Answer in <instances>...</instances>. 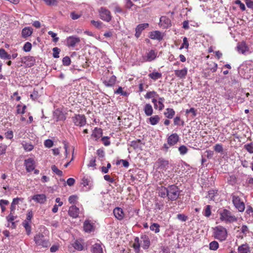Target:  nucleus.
<instances>
[{
  "label": "nucleus",
  "mask_w": 253,
  "mask_h": 253,
  "mask_svg": "<svg viewBox=\"0 0 253 253\" xmlns=\"http://www.w3.org/2000/svg\"><path fill=\"white\" fill-rule=\"evenodd\" d=\"M34 241L37 246L43 248H47L50 245L48 240L42 233L37 234L34 237Z\"/></svg>",
  "instance_id": "1"
},
{
  "label": "nucleus",
  "mask_w": 253,
  "mask_h": 253,
  "mask_svg": "<svg viewBox=\"0 0 253 253\" xmlns=\"http://www.w3.org/2000/svg\"><path fill=\"white\" fill-rule=\"evenodd\" d=\"M180 191L179 188L172 185L168 187V198L171 201L176 200L179 197Z\"/></svg>",
  "instance_id": "2"
},
{
  "label": "nucleus",
  "mask_w": 253,
  "mask_h": 253,
  "mask_svg": "<svg viewBox=\"0 0 253 253\" xmlns=\"http://www.w3.org/2000/svg\"><path fill=\"white\" fill-rule=\"evenodd\" d=\"M237 218L229 211L224 210L222 211V221L226 223H231L236 222Z\"/></svg>",
  "instance_id": "3"
},
{
  "label": "nucleus",
  "mask_w": 253,
  "mask_h": 253,
  "mask_svg": "<svg viewBox=\"0 0 253 253\" xmlns=\"http://www.w3.org/2000/svg\"><path fill=\"white\" fill-rule=\"evenodd\" d=\"M236 49L239 53L245 55L250 54L253 52V49H250L244 42L238 43Z\"/></svg>",
  "instance_id": "4"
},
{
  "label": "nucleus",
  "mask_w": 253,
  "mask_h": 253,
  "mask_svg": "<svg viewBox=\"0 0 253 253\" xmlns=\"http://www.w3.org/2000/svg\"><path fill=\"white\" fill-rule=\"evenodd\" d=\"M232 202L235 208L240 212H242L245 210V206L241 199L237 196L232 195Z\"/></svg>",
  "instance_id": "5"
},
{
  "label": "nucleus",
  "mask_w": 253,
  "mask_h": 253,
  "mask_svg": "<svg viewBox=\"0 0 253 253\" xmlns=\"http://www.w3.org/2000/svg\"><path fill=\"white\" fill-rule=\"evenodd\" d=\"M99 12L100 18L102 20L106 22L111 21L112 16L109 10L105 7H101Z\"/></svg>",
  "instance_id": "6"
},
{
  "label": "nucleus",
  "mask_w": 253,
  "mask_h": 253,
  "mask_svg": "<svg viewBox=\"0 0 253 253\" xmlns=\"http://www.w3.org/2000/svg\"><path fill=\"white\" fill-rule=\"evenodd\" d=\"M73 121L75 125L82 126L86 124V118L84 115H76L73 117Z\"/></svg>",
  "instance_id": "7"
},
{
  "label": "nucleus",
  "mask_w": 253,
  "mask_h": 253,
  "mask_svg": "<svg viewBox=\"0 0 253 253\" xmlns=\"http://www.w3.org/2000/svg\"><path fill=\"white\" fill-rule=\"evenodd\" d=\"M157 54L158 52L156 50L151 49L146 52L145 56L143 57V59L146 62H151L156 58Z\"/></svg>",
  "instance_id": "8"
},
{
  "label": "nucleus",
  "mask_w": 253,
  "mask_h": 253,
  "mask_svg": "<svg viewBox=\"0 0 253 253\" xmlns=\"http://www.w3.org/2000/svg\"><path fill=\"white\" fill-rule=\"evenodd\" d=\"M24 166L27 172H31L34 170L36 167L35 162L32 158H29L24 161Z\"/></svg>",
  "instance_id": "9"
},
{
  "label": "nucleus",
  "mask_w": 253,
  "mask_h": 253,
  "mask_svg": "<svg viewBox=\"0 0 253 253\" xmlns=\"http://www.w3.org/2000/svg\"><path fill=\"white\" fill-rule=\"evenodd\" d=\"M80 42V38L76 36H70L66 39V44L68 47H74Z\"/></svg>",
  "instance_id": "10"
},
{
  "label": "nucleus",
  "mask_w": 253,
  "mask_h": 253,
  "mask_svg": "<svg viewBox=\"0 0 253 253\" xmlns=\"http://www.w3.org/2000/svg\"><path fill=\"white\" fill-rule=\"evenodd\" d=\"M159 25L164 29L168 28L171 26V21L166 16H162L160 19Z\"/></svg>",
  "instance_id": "11"
},
{
  "label": "nucleus",
  "mask_w": 253,
  "mask_h": 253,
  "mask_svg": "<svg viewBox=\"0 0 253 253\" xmlns=\"http://www.w3.org/2000/svg\"><path fill=\"white\" fill-rule=\"evenodd\" d=\"M165 101V99L163 97H160L158 101L156 99L153 98L152 100L154 103L155 109H159V110H162L164 108V105L163 102Z\"/></svg>",
  "instance_id": "12"
},
{
  "label": "nucleus",
  "mask_w": 253,
  "mask_h": 253,
  "mask_svg": "<svg viewBox=\"0 0 253 253\" xmlns=\"http://www.w3.org/2000/svg\"><path fill=\"white\" fill-rule=\"evenodd\" d=\"M179 139V138L178 135L176 133H174L169 136L167 142L169 145L173 146L177 143Z\"/></svg>",
  "instance_id": "13"
},
{
  "label": "nucleus",
  "mask_w": 253,
  "mask_h": 253,
  "mask_svg": "<svg viewBox=\"0 0 253 253\" xmlns=\"http://www.w3.org/2000/svg\"><path fill=\"white\" fill-rule=\"evenodd\" d=\"M149 38L152 40L161 41L163 38V35L159 31H154L149 33Z\"/></svg>",
  "instance_id": "14"
},
{
  "label": "nucleus",
  "mask_w": 253,
  "mask_h": 253,
  "mask_svg": "<svg viewBox=\"0 0 253 253\" xmlns=\"http://www.w3.org/2000/svg\"><path fill=\"white\" fill-rule=\"evenodd\" d=\"M32 199L37 203L43 204L46 200V197L44 194H37L34 195Z\"/></svg>",
  "instance_id": "15"
},
{
  "label": "nucleus",
  "mask_w": 253,
  "mask_h": 253,
  "mask_svg": "<svg viewBox=\"0 0 253 253\" xmlns=\"http://www.w3.org/2000/svg\"><path fill=\"white\" fill-rule=\"evenodd\" d=\"M149 26L148 23H143L139 24L135 29V37L138 38L140 37L142 31L147 28Z\"/></svg>",
  "instance_id": "16"
},
{
  "label": "nucleus",
  "mask_w": 253,
  "mask_h": 253,
  "mask_svg": "<svg viewBox=\"0 0 253 253\" xmlns=\"http://www.w3.org/2000/svg\"><path fill=\"white\" fill-rule=\"evenodd\" d=\"M68 213L73 218H76L79 214V209L75 206H71L69 208Z\"/></svg>",
  "instance_id": "17"
},
{
  "label": "nucleus",
  "mask_w": 253,
  "mask_h": 253,
  "mask_svg": "<svg viewBox=\"0 0 253 253\" xmlns=\"http://www.w3.org/2000/svg\"><path fill=\"white\" fill-rule=\"evenodd\" d=\"M114 214L118 220H122L124 217V213L123 210L120 208H116L113 211Z\"/></svg>",
  "instance_id": "18"
},
{
  "label": "nucleus",
  "mask_w": 253,
  "mask_h": 253,
  "mask_svg": "<svg viewBox=\"0 0 253 253\" xmlns=\"http://www.w3.org/2000/svg\"><path fill=\"white\" fill-rule=\"evenodd\" d=\"M188 69L187 68H184L181 70H176L174 71L175 75L180 79L185 78L187 75Z\"/></svg>",
  "instance_id": "19"
},
{
  "label": "nucleus",
  "mask_w": 253,
  "mask_h": 253,
  "mask_svg": "<svg viewBox=\"0 0 253 253\" xmlns=\"http://www.w3.org/2000/svg\"><path fill=\"white\" fill-rule=\"evenodd\" d=\"M141 245L142 247L144 250L148 249L150 245V241L148 237L144 235L141 237Z\"/></svg>",
  "instance_id": "20"
},
{
  "label": "nucleus",
  "mask_w": 253,
  "mask_h": 253,
  "mask_svg": "<svg viewBox=\"0 0 253 253\" xmlns=\"http://www.w3.org/2000/svg\"><path fill=\"white\" fill-rule=\"evenodd\" d=\"M84 229L85 232H91L94 230V226L89 220H85L84 223Z\"/></svg>",
  "instance_id": "21"
},
{
  "label": "nucleus",
  "mask_w": 253,
  "mask_h": 253,
  "mask_svg": "<svg viewBox=\"0 0 253 253\" xmlns=\"http://www.w3.org/2000/svg\"><path fill=\"white\" fill-rule=\"evenodd\" d=\"M250 251V247L247 243L241 245L238 248V253H249Z\"/></svg>",
  "instance_id": "22"
},
{
  "label": "nucleus",
  "mask_w": 253,
  "mask_h": 253,
  "mask_svg": "<svg viewBox=\"0 0 253 253\" xmlns=\"http://www.w3.org/2000/svg\"><path fill=\"white\" fill-rule=\"evenodd\" d=\"M33 33V29L30 27H25L21 33L22 37L24 38L30 37Z\"/></svg>",
  "instance_id": "23"
},
{
  "label": "nucleus",
  "mask_w": 253,
  "mask_h": 253,
  "mask_svg": "<svg viewBox=\"0 0 253 253\" xmlns=\"http://www.w3.org/2000/svg\"><path fill=\"white\" fill-rule=\"evenodd\" d=\"M72 248L78 251H81L83 249L82 245L79 241H76L73 244L71 245V247H69V249L71 252H74V251L72 249Z\"/></svg>",
  "instance_id": "24"
},
{
  "label": "nucleus",
  "mask_w": 253,
  "mask_h": 253,
  "mask_svg": "<svg viewBox=\"0 0 253 253\" xmlns=\"http://www.w3.org/2000/svg\"><path fill=\"white\" fill-rule=\"evenodd\" d=\"M92 253H103V249L100 244H95L92 247Z\"/></svg>",
  "instance_id": "25"
},
{
  "label": "nucleus",
  "mask_w": 253,
  "mask_h": 253,
  "mask_svg": "<svg viewBox=\"0 0 253 253\" xmlns=\"http://www.w3.org/2000/svg\"><path fill=\"white\" fill-rule=\"evenodd\" d=\"M130 146L133 147L134 149H141L142 147L141 142L140 140L139 139L132 141L130 142Z\"/></svg>",
  "instance_id": "26"
},
{
  "label": "nucleus",
  "mask_w": 253,
  "mask_h": 253,
  "mask_svg": "<svg viewBox=\"0 0 253 253\" xmlns=\"http://www.w3.org/2000/svg\"><path fill=\"white\" fill-rule=\"evenodd\" d=\"M144 111L146 116H151L153 112L152 106L150 104H146L144 108Z\"/></svg>",
  "instance_id": "27"
},
{
  "label": "nucleus",
  "mask_w": 253,
  "mask_h": 253,
  "mask_svg": "<svg viewBox=\"0 0 253 253\" xmlns=\"http://www.w3.org/2000/svg\"><path fill=\"white\" fill-rule=\"evenodd\" d=\"M149 122L153 126L157 125L160 120V118L158 115H155L148 119Z\"/></svg>",
  "instance_id": "28"
},
{
  "label": "nucleus",
  "mask_w": 253,
  "mask_h": 253,
  "mask_svg": "<svg viewBox=\"0 0 253 253\" xmlns=\"http://www.w3.org/2000/svg\"><path fill=\"white\" fill-rule=\"evenodd\" d=\"M214 236L216 239L221 241V229L220 227H216L214 228Z\"/></svg>",
  "instance_id": "29"
},
{
  "label": "nucleus",
  "mask_w": 253,
  "mask_h": 253,
  "mask_svg": "<svg viewBox=\"0 0 253 253\" xmlns=\"http://www.w3.org/2000/svg\"><path fill=\"white\" fill-rule=\"evenodd\" d=\"M148 76L154 81H156L158 79L161 78L162 74L158 72L154 71L152 73H150L148 75Z\"/></svg>",
  "instance_id": "30"
},
{
  "label": "nucleus",
  "mask_w": 253,
  "mask_h": 253,
  "mask_svg": "<svg viewBox=\"0 0 253 253\" xmlns=\"http://www.w3.org/2000/svg\"><path fill=\"white\" fill-rule=\"evenodd\" d=\"M116 80V77L112 76L109 80L104 81V83L107 86H112L115 84Z\"/></svg>",
  "instance_id": "31"
},
{
  "label": "nucleus",
  "mask_w": 253,
  "mask_h": 253,
  "mask_svg": "<svg viewBox=\"0 0 253 253\" xmlns=\"http://www.w3.org/2000/svg\"><path fill=\"white\" fill-rule=\"evenodd\" d=\"M0 57L2 59H11V56L10 55L8 54L6 51L3 49H0Z\"/></svg>",
  "instance_id": "32"
},
{
  "label": "nucleus",
  "mask_w": 253,
  "mask_h": 253,
  "mask_svg": "<svg viewBox=\"0 0 253 253\" xmlns=\"http://www.w3.org/2000/svg\"><path fill=\"white\" fill-rule=\"evenodd\" d=\"M140 244L139 243V239L138 237L134 239V242L133 244V248L136 253L139 252Z\"/></svg>",
  "instance_id": "33"
},
{
  "label": "nucleus",
  "mask_w": 253,
  "mask_h": 253,
  "mask_svg": "<svg viewBox=\"0 0 253 253\" xmlns=\"http://www.w3.org/2000/svg\"><path fill=\"white\" fill-rule=\"evenodd\" d=\"M166 111L167 112L165 113V115L167 118L171 119L173 117L175 114V112L173 109L167 108L166 109Z\"/></svg>",
  "instance_id": "34"
},
{
  "label": "nucleus",
  "mask_w": 253,
  "mask_h": 253,
  "mask_svg": "<svg viewBox=\"0 0 253 253\" xmlns=\"http://www.w3.org/2000/svg\"><path fill=\"white\" fill-rule=\"evenodd\" d=\"M159 167L163 169H166L169 167V162L165 160H159Z\"/></svg>",
  "instance_id": "35"
},
{
  "label": "nucleus",
  "mask_w": 253,
  "mask_h": 253,
  "mask_svg": "<svg viewBox=\"0 0 253 253\" xmlns=\"http://www.w3.org/2000/svg\"><path fill=\"white\" fill-rule=\"evenodd\" d=\"M159 195L162 198L168 197V187H162L159 190Z\"/></svg>",
  "instance_id": "36"
},
{
  "label": "nucleus",
  "mask_w": 253,
  "mask_h": 253,
  "mask_svg": "<svg viewBox=\"0 0 253 253\" xmlns=\"http://www.w3.org/2000/svg\"><path fill=\"white\" fill-rule=\"evenodd\" d=\"M213 22L214 23H220L221 16L219 11H215L213 14Z\"/></svg>",
  "instance_id": "37"
},
{
  "label": "nucleus",
  "mask_w": 253,
  "mask_h": 253,
  "mask_svg": "<svg viewBox=\"0 0 253 253\" xmlns=\"http://www.w3.org/2000/svg\"><path fill=\"white\" fill-rule=\"evenodd\" d=\"M23 226L25 228L27 234L30 235L31 233V228L30 222L27 220H24L22 223Z\"/></svg>",
  "instance_id": "38"
},
{
  "label": "nucleus",
  "mask_w": 253,
  "mask_h": 253,
  "mask_svg": "<svg viewBox=\"0 0 253 253\" xmlns=\"http://www.w3.org/2000/svg\"><path fill=\"white\" fill-rule=\"evenodd\" d=\"M22 146L24 150L26 151H31L34 148V146L31 143L23 142L22 143Z\"/></svg>",
  "instance_id": "39"
},
{
  "label": "nucleus",
  "mask_w": 253,
  "mask_h": 253,
  "mask_svg": "<svg viewBox=\"0 0 253 253\" xmlns=\"http://www.w3.org/2000/svg\"><path fill=\"white\" fill-rule=\"evenodd\" d=\"M16 112L17 114H23L25 112V109L26 108V105H23V106L20 104H18L16 106Z\"/></svg>",
  "instance_id": "40"
},
{
  "label": "nucleus",
  "mask_w": 253,
  "mask_h": 253,
  "mask_svg": "<svg viewBox=\"0 0 253 253\" xmlns=\"http://www.w3.org/2000/svg\"><path fill=\"white\" fill-rule=\"evenodd\" d=\"M244 147L250 154L253 153V142L245 144Z\"/></svg>",
  "instance_id": "41"
},
{
  "label": "nucleus",
  "mask_w": 253,
  "mask_h": 253,
  "mask_svg": "<svg viewBox=\"0 0 253 253\" xmlns=\"http://www.w3.org/2000/svg\"><path fill=\"white\" fill-rule=\"evenodd\" d=\"M150 229L155 233H158L160 232V225L158 223H154L150 226Z\"/></svg>",
  "instance_id": "42"
},
{
  "label": "nucleus",
  "mask_w": 253,
  "mask_h": 253,
  "mask_svg": "<svg viewBox=\"0 0 253 253\" xmlns=\"http://www.w3.org/2000/svg\"><path fill=\"white\" fill-rule=\"evenodd\" d=\"M15 217L11 213H10L7 217L6 219L8 222H11V227L12 228H15V224L13 221L15 219Z\"/></svg>",
  "instance_id": "43"
},
{
  "label": "nucleus",
  "mask_w": 253,
  "mask_h": 253,
  "mask_svg": "<svg viewBox=\"0 0 253 253\" xmlns=\"http://www.w3.org/2000/svg\"><path fill=\"white\" fill-rule=\"evenodd\" d=\"M158 95L157 94V93L154 91H149L145 95V98H151L154 97H157Z\"/></svg>",
  "instance_id": "44"
},
{
  "label": "nucleus",
  "mask_w": 253,
  "mask_h": 253,
  "mask_svg": "<svg viewBox=\"0 0 253 253\" xmlns=\"http://www.w3.org/2000/svg\"><path fill=\"white\" fill-rule=\"evenodd\" d=\"M178 151L181 155H183L187 153L188 149L185 146L182 145L178 148Z\"/></svg>",
  "instance_id": "45"
},
{
  "label": "nucleus",
  "mask_w": 253,
  "mask_h": 253,
  "mask_svg": "<svg viewBox=\"0 0 253 253\" xmlns=\"http://www.w3.org/2000/svg\"><path fill=\"white\" fill-rule=\"evenodd\" d=\"M219 247L218 243L216 241H212L210 244V249L212 250H216Z\"/></svg>",
  "instance_id": "46"
},
{
  "label": "nucleus",
  "mask_w": 253,
  "mask_h": 253,
  "mask_svg": "<svg viewBox=\"0 0 253 253\" xmlns=\"http://www.w3.org/2000/svg\"><path fill=\"white\" fill-rule=\"evenodd\" d=\"M32 48V44L30 42H26L23 47V49L25 52H29L31 50Z\"/></svg>",
  "instance_id": "47"
},
{
  "label": "nucleus",
  "mask_w": 253,
  "mask_h": 253,
  "mask_svg": "<svg viewBox=\"0 0 253 253\" xmlns=\"http://www.w3.org/2000/svg\"><path fill=\"white\" fill-rule=\"evenodd\" d=\"M82 16L81 13H77L75 11L72 12L70 14V16L73 20H77Z\"/></svg>",
  "instance_id": "48"
},
{
  "label": "nucleus",
  "mask_w": 253,
  "mask_h": 253,
  "mask_svg": "<svg viewBox=\"0 0 253 253\" xmlns=\"http://www.w3.org/2000/svg\"><path fill=\"white\" fill-rule=\"evenodd\" d=\"M51 169L53 171V172L55 173L58 175H59V176H62V174H63L62 171L61 170H59L57 168V167L55 166V165L52 166Z\"/></svg>",
  "instance_id": "49"
},
{
  "label": "nucleus",
  "mask_w": 253,
  "mask_h": 253,
  "mask_svg": "<svg viewBox=\"0 0 253 253\" xmlns=\"http://www.w3.org/2000/svg\"><path fill=\"white\" fill-rule=\"evenodd\" d=\"M203 214L206 217H209L211 215V206L210 205H208L206 206Z\"/></svg>",
  "instance_id": "50"
},
{
  "label": "nucleus",
  "mask_w": 253,
  "mask_h": 253,
  "mask_svg": "<svg viewBox=\"0 0 253 253\" xmlns=\"http://www.w3.org/2000/svg\"><path fill=\"white\" fill-rule=\"evenodd\" d=\"M48 34L53 38V42H56L58 41L59 38L57 37V34L56 33L50 31L48 32Z\"/></svg>",
  "instance_id": "51"
},
{
  "label": "nucleus",
  "mask_w": 253,
  "mask_h": 253,
  "mask_svg": "<svg viewBox=\"0 0 253 253\" xmlns=\"http://www.w3.org/2000/svg\"><path fill=\"white\" fill-rule=\"evenodd\" d=\"M91 23L97 28H101L102 23L99 21L91 20Z\"/></svg>",
  "instance_id": "52"
},
{
  "label": "nucleus",
  "mask_w": 253,
  "mask_h": 253,
  "mask_svg": "<svg viewBox=\"0 0 253 253\" xmlns=\"http://www.w3.org/2000/svg\"><path fill=\"white\" fill-rule=\"evenodd\" d=\"M63 64L65 66H69L71 63L70 58L68 56H65L62 60Z\"/></svg>",
  "instance_id": "53"
},
{
  "label": "nucleus",
  "mask_w": 253,
  "mask_h": 253,
  "mask_svg": "<svg viewBox=\"0 0 253 253\" xmlns=\"http://www.w3.org/2000/svg\"><path fill=\"white\" fill-rule=\"evenodd\" d=\"M60 51V50L58 47H54L53 48V56L54 58H59V54Z\"/></svg>",
  "instance_id": "54"
},
{
  "label": "nucleus",
  "mask_w": 253,
  "mask_h": 253,
  "mask_svg": "<svg viewBox=\"0 0 253 253\" xmlns=\"http://www.w3.org/2000/svg\"><path fill=\"white\" fill-rule=\"evenodd\" d=\"M47 5H54L57 3V0H43Z\"/></svg>",
  "instance_id": "55"
},
{
  "label": "nucleus",
  "mask_w": 253,
  "mask_h": 253,
  "mask_svg": "<svg viewBox=\"0 0 253 253\" xmlns=\"http://www.w3.org/2000/svg\"><path fill=\"white\" fill-rule=\"evenodd\" d=\"M189 46V43L187 41V39L186 37H184L183 39V43L182 45L180 47V49L183 48H188Z\"/></svg>",
  "instance_id": "56"
},
{
  "label": "nucleus",
  "mask_w": 253,
  "mask_h": 253,
  "mask_svg": "<svg viewBox=\"0 0 253 253\" xmlns=\"http://www.w3.org/2000/svg\"><path fill=\"white\" fill-rule=\"evenodd\" d=\"M235 4H236L239 6L240 9L244 11L246 9V7H245V4L243 3H242L240 0H236L235 1Z\"/></svg>",
  "instance_id": "57"
},
{
  "label": "nucleus",
  "mask_w": 253,
  "mask_h": 253,
  "mask_svg": "<svg viewBox=\"0 0 253 253\" xmlns=\"http://www.w3.org/2000/svg\"><path fill=\"white\" fill-rule=\"evenodd\" d=\"M44 145L47 148H50L53 146V142L50 139H47L44 141Z\"/></svg>",
  "instance_id": "58"
},
{
  "label": "nucleus",
  "mask_w": 253,
  "mask_h": 253,
  "mask_svg": "<svg viewBox=\"0 0 253 253\" xmlns=\"http://www.w3.org/2000/svg\"><path fill=\"white\" fill-rule=\"evenodd\" d=\"M78 199V197L76 195H72L69 197V202L70 204H75Z\"/></svg>",
  "instance_id": "59"
},
{
  "label": "nucleus",
  "mask_w": 253,
  "mask_h": 253,
  "mask_svg": "<svg viewBox=\"0 0 253 253\" xmlns=\"http://www.w3.org/2000/svg\"><path fill=\"white\" fill-rule=\"evenodd\" d=\"M115 93L116 94H120L124 96H126L127 94V93L125 91H124L123 90V88L122 87H119L118 89L115 91Z\"/></svg>",
  "instance_id": "60"
},
{
  "label": "nucleus",
  "mask_w": 253,
  "mask_h": 253,
  "mask_svg": "<svg viewBox=\"0 0 253 253\" xmlns=\"http://www.w3.org/2000/svg\"><path fill=\"white\" fill-rule=\"evenodd\" d=\"M177 218L179 220L185 221L187 219V216L183 214H178L177 215Z\"/></svg>",
  "instance_id": "61"
},
{
  "label": "nucleus",
  "mask_w": 253,
  "mask_h": 253,
  "mask_svg": "<svg viewBox=\"0 0 253 253\" xmlns=\"http://www.w3.org/2000/svg\"><path fill=\"white\" fill-rule=\"evenodd\" d=\"M5 137L7 139H11L13 138V134L11 130H8L5 133Z\"/></svg>",
  "instance_id": "62"
},
{
  "label": "nucleus",
  "mask_w": 253,
  "mask_h": 253,
  "mask_svg": "<svg viewBox=\"0 0 253 253\" xmlns=\"http://www.w3.org/2000/svg\"><path fill=\"white\" fill-rule=\"evenodd\" d=\"M205 156L209 159H211L213 155V152L211 150H207L205 152Z\"/></svg>",
  "instance_id": "63"
},
{
  "label": "nucleus",
  "mask_w": 253,
  "mask_h": 253,
  "mask_svg": "<svg viewBox=\"0 0 253 253\" xmlns=\"http://www.w3.org/2000/svg\"><path fill=\"white\" fill-rule=\"evenodd\" d=\"M241 232L244 235H246V234L249 232V229L247 226L243 225L241 227Z\"/></svg>",
  "instance_id": "64"
}]
</instances>
